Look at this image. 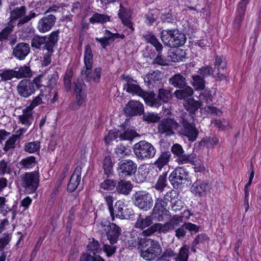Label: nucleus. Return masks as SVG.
I'll list each match as a JSON object with an SVG mask.
<instances>
[{
    "instance_id": "30",
    "label": "nucleus",
    "mask_w": 261,
    "mask_h": 261,
    "mask_svg": "<svg viewBox=\"0 0 261 261\" xmlns=\"http://www.w3.org/2000/svg\"><path fill=\"white\" fill-rule=\"evenodd\" d=\"M179 90H176L174 92L175 96L179 99H185V100L190 98L193 95V89L192 87L187 85H185L184 88H179Z\"/></svg>"
},
{
    "instance_id": "57",
    "label": "nucleus",
    "mask_w": 261,
    "mask_h": 261,
    "mask_svg": "<svg viewBox=\"0 0 261 261\" xmlns=\"http://www.w3.org/2000/svg\"><path fill=\"white\" fill-rule=\"evenodd\" d=\"M182 216L175 215L167 222L172 230L179 226L180 222H181L182 221Z\"/></svg>"
},
{
    "instance_id": "41",
    "label": "nucleus",
    "mask_w": 261,
    "mask_h": 261,
    "mask_svg": "<svg viewBox=\"0 0 261 261\" xmlns=\"http://www.w3.org/2000/svg\"><path fill=\"white\" fill-rule=\"evenodd\" d=\"M19 164L22 168L30 169L34 167L37 162L34 156H30L22 159Z\"/></svg>"
},
{
    "instance_id": "19",
    "label": "nucleus",
    "mask_w": 261,
    "mask_h": 261,
    "mask_svg": "<svg viewBox=\"0 0 261 261\" xmlns=\"http://www.w3.org/2000/svg\"><path fill=\"white\" fill-rule=\"evenodd\" d=\"M248 3L249 0H241L238 4L236 18L234 20V23L237 25V28L238 29L240 28L241 23L244 19L246 6Z\"/></svg>"
},
{
    "instance_id": "23",
    "label": "nucleus",
    "mask_w": 261,
    "mask_h": 261,
    "mask_svg": "<svg viewBox=\"0 0 261 261\" xmlns=\"http://www.w3.org/2000/svg\"><path fill=\"white\" fill-rule=\"evenodd\" d=\"M208 188V183L197 180L193 183L191 190L195 195L202 197L206 194Z\"/></svg>"
},
{
    "instance_id": "36",
    "label": "nucleus",
    "mask_w": 261,
    "mask_h": 261,
    "mask_svg": "<svg viewBox=\"0 0 261 261\" xmlns=\"http://www.w3.org/2000/svg\"><path fill=\"white\" fill-rule=\"evenodd\" d=\"M103 169L104 170V175L106 177L109 178L113 174V163L111 158L109 156H106L103 161Z\"/></svg>"
},
{
    "instance_id": "16",
    "label": "nucleus",
    "mask_w": 261,
    "mask_h": 261,
    "mask_svg": "<svg viewBox=\"0 0 261 261\" xmlns=\"http://www.w3.org/2000/svg\"><path fill=\"white\" fill-rule=\"evenodd\" d=\"M17 88L18 94L23 97H29L35 91L34 83L28 80L21 81Z\"/></svg>"
},
{
    "instance_id": "48",
    "label": "nucleus",
    "mask_w": 261,
    "mask_h": 261,
    "mask_svg": "<svg viewBox=\"0 0 261 261\" xmlns=\"http://www.w3.org/2000/svg\"><path fill=\"white\" fill-rule=\"evenodd\" d=\"M170 91L161 88L159 90L157 98L161 102H167L171 98Z\"/></svg>"
},
{
    "instance_id": "32",
    "label": "nucleus",
    "mask_w": 261,
    "mask_h": 261,
    "mask_svg": "<svg viewBox=\"0 0 261 261\" xmlns=\"http://www.w3.org/2000/svg\"><path fill=\"white\" fill-rule=\"evenodd\" d=\"M152 223L153 219L151 216H142L139 215L137 218L135 226L136 228L143 229L147 227H150Z\"/></svg>"
},
{
    "instance_id": "63",
    "label": "nucleus",
    "mask_w": 261,
    "mask_h": 261,
    "mask_svg": "<svg viewBox=\"0 0 261 261\" xmlns=\"http://www.w3.org/2000/svg\"><path fill=\"white\" fill-rule=\"evenodd\" d=\"M11 171V167L8 162L5 160L0 161V175H4L6 173H10Z\"/></svg>"
},
{
    "instance_id": "26",
    "label": "nucleus",
    "mask_w": 261,
    "mask_h": 261,
    "mask_svg": "<svg viewBox=\"0 0 261 261\" xmlns=\"http://www.w3.org/2000/svg\"><path fill=\"white\" fill-rule=\"evenodd\" d=\"M139 96L142 97L145 103L151 107H158L162 104L158 99L155 98V95L153 92H147L143 90Z\"/></svg>"
},
{
    "instance_id": "59",
    "label": "nucleus",
    "mask_w": 261,
    "mask_h": 261,
    "mask_svg": "<svg viewBox=\"0 0 261 261\" xmlns=\"http://www.w3.org/2000/svg\"><path fill=\"white\" fill-rule=\"evenodd\" d=\"M0 76L3 81L10 80L13 77H16V70H5L2 72H0Z\"/></svg>"
},
{
    "instance_id": "52",
    "label": "nucleus",
    "mask_w": 261,
    "mask_h": 261,
    "mask_svg": "<svg viewBox=\"0 0 261 261\" xmlns=\"http://www.w3.org/2000/svg\"><path fill=\"white\" fill-rule=\"evenodd\" d=\"M131 152L130 146L123 144L118 145L115 149V153L119 155H127L130 154Z\"/></svg>"
},
{
    "instance_id": "51",
    "label": "nucleus",
    "mask_w": 261,
    "mask_h": 261,
    "mask_svg": "<svg viewBox=\"0 0 261 261\" xmlns=\"http://www.w3.org/2000/svg\"><path fill=\"white\" fill-rule=\"evenodd\" d=\"M116 182L113 179H110L106 177L103 182L100 183V188L105 190H114L116 187Z\"/></svg>"
},
{
    "instance_id": "8",
    "label": "nucleus",
    "mask_w": 261,
    "mask_h": 261,
    "mask_svg": "<svg viewBox=\"0 0 261 261\" xmlns=\"http://www.w3.org/2000/svg\"><path fill=\"white\" fill-rule=\"evenodd\" d=\"M179 127V124L174 118H164L159 121L158 127V133L164 135L165 137L171 136L175 134V130Z\"/></svg>"
},
{
    "instance_id": "29",
    "label": "nucleus",
    "mask_w": 261,
    "mask_h": 261,
    "mask_svg": "<svg viewBox=\"0 0 261 261\" xmlns=\"http://www.w3.org/2000/svg\"><path fill=\"white\" fill-rule=\"evenodd\" d=\"M184 106L185 109L189 113V115L193 116L200 107L201 103L191 97L185 100Z\"/></svg>"
},
{
    "instance_id": "31",
    "label": "nucleus",
    "mask_w": 261,
    "mask_h": 261,
    "mask_svg": "<svg viewBox=\"0 0 261 261\" xmlns=\"http://www.w3.org/2000/svg\"><path fill=\"white\" fill-rule=\"evenodd\" d=\"M59 30L53 31L48 36L47 40L46 39V43L44 48L50 52L54 51V47L57 44L59 40Z\"/></svg>"
},
{
    "instance_id": "35",
    "label": "nucleus",
    "mask_w": 261,
    "mask_h": 261,
    "mask_svg": "<svg viewBox=\"0 0 261 261\" xmlns=\"http://www.w3.org/2000/svg\"><path fill=\"white\" fill-rule=\"evenodd\" d=\"M143 37L147 43L151 44L155 47L157 52L160 53L162 51L163 48V45L152 33H149L144 35Z\"/></svg>"
},
{
    "instance_id": "7",
    "label": "nucleus",
    "mask_w": 261,
    "mask_h": 261,
    "mask_svg": "<svg viewBox=\"0 0 261 261\" xmlns=\"http://www.w3.org/2000/svg\"><path fill=\"white\" fill-rule=\"evenodd\" d=\"M171 151L176 156L175 161L179 164H194L196 162L197 156L195 153L186 154L182 146L177 143L174 144L171 147Z\"/></svg>"
},
{
    "instance_id": "44",
    "label": "nucleus",
    "mask_w": 261,
    "mask_h": 261,
    "mask_svg": "<svg viewBox=\"0 0 261 261\" xmlns=\"http://www.w3.org/2000/svg\"><path fill=\"white\" fill-rule=\"evenodd\" d=\"M46 43V37L34 35L31 38V46L33 48L39 49L41 45Z\"/></svg>"
},
{
    "instance_id": "49",
    "label": "nucleus",
    "mask_w": 261,
    "mask_h": 261,
    "mask_svg": "<svg viewBox=\"0 0 261 261\" xmlns=\"http://www.w3.org/2000/svg\"><path fill=\"white\" fill-rule=\"evenodd\" d=\"M124 88L126 89L127 92L138 96H140L143 90L139 85L131 83L126 84L124 85Z\"/></svg>"
},
{
    "instance_id": "22",
    "label": "nucleus",
    "mask_w": 261,
    "mask_h": 261,
    "mask_svg": "<svg viewBox=\"0 0 261 261\" xmlns=\"http://www.w3.org/2000/svg\"><path fill=\"white\" fill-rule=\"evenodd\" d=\"M30 51V47L27 43H19L13 49V55L20 59H24Z\"/></svg>"
},
{
    "instance_id": "39",
    "label": "nucleus",
    "mask_w": 261,
    "mask_h": 261,
    "mask_svg": "<svg viewBox=\"0 0 261 261\" xmlns=\"http://www.w3.org/2000/svg\"><path fill=\"white\" fill-rule=\"evenodd\" d=\"M139 136L140 135L134 129L128 128L119 135V138L121 140H129L132 142L135 137Z\"/></svg>"
},
{
    "instance_id": "18",
    "label": "nucleus",
    "mask_w": 261,
    "mask_h": 261,
    "mask_svg": "<svg viewBox=\"0 0 261 261\" xmlns=\"http://www.w3.org/2000/svg\"><path fill=\"white\" fill-rule=\"evenodd\" d=\"M171 230L172 229L167 222L163 225L161 223H156L143 230L142 232V236L144 237L150 236L158 231L160 232L166 233Z\"/></svg>"
},
{
    "instance_id": "20",
    "label": "nucleus",
    "mask_w": 261,
    "mask_h": 261,
    "mask_svg": "<svg viewBox=\"0 0 261 261\" xmlns=\"http://www.w3.org/2000/svg\"><path fill=\"white\" fill-rule=\"evenodd\" d=\"M121 228L115 223L109 224L107 231L108 240L111 243H116L121 233Z\"/></svg>"
},
{
    "instance_id": "12",
    "label": "nucleus",
    "mask_w": 261,
    "mask_h": 261,
    "mask_svg": "<svg viewBox=\"0 0 261 261\" xmlns=\"http://www.w3.org/2000/svg\"><path fill=\"white\" fill-rule=\"evenodd\" d=\"M169 208L164 200V198H158L155 200L152 210V214L160 221L163 219L164 216L169 215Z\"/></svg>"
},
{
    "instance_id": "24",
    "label": "nucleus",
    "mask_w": 261,
    "mask_h": 261,
    "mask_svg": "<svg viewBox=\"0 0 261 261\" xmlns=\"http://www.w3.org/2000/svg\"><path fill=\"white\" fill-rule=\"evenodd\" d=\"M133 185L130 181L120 179L116 183V191L118 194L128 195L132 191Z\"/></svg>"
},
{
    "instance_id": "45",
    "label": "nucleus",
    "mask_w": 261,
    "mask_h": 261,
    "mask_svg": "<svg viewBox=\"0 0 261 261\" xmlns=\"http://www.w3.org/2000/svg\"><path fill=\"white\" fill-rule=\"evenodd\" d=\"M32 75L30 66H20L18 70H16V78L21 79L30 77Z\"/></svg>"
},
{
    "instance_id": "3",
    "label": "nucleus",
    "mask_w": 261,
    "mask_h": 261,
    "mask_svg": "<svg viewBox=\"0 0 261 261\" xmlns=\"http://www.w3.org/2000/svg\"><path fill=\"white\" fill-rule=\"evenodd\" d=\"M180 127L178 131L179 135L186 137L190 142L195 141L199 134L196 127L193 116H185L180 122Z\"/></svg>"
},
{
    "instance_id": "13",
    "label": "nucleus",
    "mask_w": 261,
    "mask_h": 261,
    "mask_svg": "<svg viewBox=\"0 0 261 261\" xmlns=\"http://www.w3.org/2000/svg\"><path fill=\"white\" fill-rule=\"evenodd\" d=\"M73 91L76 95L75 102L78 106H81L84 102L86 96V85L83 79H78L73 83Z\"/></svg>"
},
{
    "instance_id": "10",
    "label": "nucleus",
    "mask_w": 261,
    "mask_h": 261,
    "mask_svg": "<svg viewBox=\"0 0 261 261\" xmlns=\"http://www.w3.org/2000/svg\"><path fill=\"white\" fill-rule=\"evenodd\" d=\"M163 198L171 211L176 212L184 207V202L179 199L178 192L174 190L167 192Z\"/></svg>"
},
{
    "instance_id": "56",
    "label": "nucleus",
    "mask_w": 261,
    "mask_h": 261,
    "mask_svg": "<svg viewBox=\"0 0 261 261\" xmlns=\"http://www.w3.org/2000/svg\"><path fill=\"white\" fill-rule=\"evenodd\" d=\"M110 244H103L102 250L106 253L108 257H111L115 254L116 251V246L115 243H110Z\"/></svg>"
},
{
    "instance_id": "5",
    "label": "nucleus",
    "mask_w": 261,
    "mask_h": 261,
    "mask_svg": "<svg viewBox=\"0 0 261 261\" xmlns=\"http://www.w3.org/2000/svg\"><path fill=\"white\" fill-rule=\"evenodd\" d=\"M132 200L135 206L144 211L149 210L153 206V198L146 191H136L133 195Z\"/></svg>"
},
{
    "instance_id": "38",
    "label": "nucleus",
    "mask_w": 261,
    "mask_h": 261,
    "mask_svg": "<svg viewBox=\"0 0 261 261\" xmlns=\"http://www.w3.org/2000/svg\"><path fill=\"white\" fill-rule=\"evenodd\" d=\"M169 83L172 85L178 88H184L187 84L186 79L180 74H176L169 79Z\"/></svg>"
},
{
    "instance_id": "53",
    "label": "nucleus",
    "mask_w": 261,
    "mask_h": 261,
    "mask_svg": "<svg viewBox=\"0 0 261 261\" xmlns=\"http://www.w3.org/2000/svg\"><path fill=\"white\" fill-rule=\"evenodd\" d=\"M193 82L192 85L196 90H203L205 88V82L199 75L192 76Z\"/></svg>"
},
{
    "instance_id": "4",
    "label": "nucleus",
    "mask_w": 261,
    "mask_h": 261,
    "mask_svg": "<svg viewBox=\"0 0 261 261\" xmlns=\"http://www.w3.org/2000/svg\"><path fill=\"white\" fill-rule=\"evenodd\" d=\"M133 150L136 158L141 161L153 158L156 153V149L149 142L142 140L135 143Z\"/></svg>"
},
{
    "instance_id": "34",
    "label": "nucleus",
    "mask_w": 261,
    "mask_h": 261,
    "mask_svg": "<svg viewBox=\"0 0 261 261\" xmlns=\"http://www.w3.org/2000/svg\"><path fill=\"white\" fill-rule=\"evenodd\" d=\"M26 7L25 6H22L20 7H17L13 9L10 11V21L9 23H11L13 24V22L14 21L20 18H22V17L25 15L26 13Z\"/></svg>"
},
{
    "instance_id": "25",
    "label": "nucleus",
    "mask_w": 261,
    "mask_h": 261,
    "mask_svg": "<svg viewBox=\"0 0 261 261\" xmlns=\"http://www.w3.org/2000/svg\"><path fill=\"white\" fill-rule=\"evenodd\" d=\"M171 157V153L169 151H161L157 160L153 165L156 168L161 170L164 166H166Z\"/></svg>"
},
{
    "instance_id": "60",
    "label": "nucleus",
    "mask_w": 261,
    "mask_h": 261,
    "mask_svg": "<svg viewBox=\"0 0 261 261\" xmlns=\"http://www.w3.org/2000/svg\"><path fill=\"white\" fill-rule=\"evenodd\" d=\"M156 10H151L148 11L145 15V23L148 25H152L156 20V17L155 15Z\"/></svg>"
},
{
    "instance_id": "17",
    "label": "nucleus",
    "mask_w": 261,
    "mask_h": 261,
    "mask_svg": "<svg viewBox=\"0 0 261 261\" xmlns=\"http://www.w3.org/2000/svg\"><path fill=\"white\" fill-rule=\"evenodd\" d=\"M56 17L52 14H49L43 17L38 23L37 29L40 33H45L50 31L55 25Z\"/></svg>"
},
{
    "instance_id": "1",
    "label": "nucleus",
    "mask_w": 261,
    "mask_h": 261,
    "mask_svg": "<svg viewBox=\"0 0 261 261\" xmlns=\"http://www.w3.org/2000/svg\"><path fill=\"white\" fill-rule=\"evenodd\" d=\"M140 256L146 260L151 261L159 257L162 252L160 243L151 239H141L140 241Z\"/></svg>"
},
{
    "instance_id": "27",
    "label": "nucleus",
    "mask_w": 261,
    "mask_h": 261,
    "mask_svg": "<svg viewBox=\"0 0 261 261\" xmlns=\"http://www.w3.org/2000/svg\"><path fill=\"white\" fill-rule=\"evenodd\" d=\"M168 178L171 184L175 189H181L182 188L189 186L185 181L181 180V178L174 170L170 173Z\"/></svg>"
},
{
    "instance_id": "50",
    "label": "nucleus",
    "mask_w": 261,
    "mask_h": 261,
    "mask_svg": "<svg viewBox=\"0 0 261 261\" xmlns=\"http://www.w3.org/2000/svg\"><path fill=\"white\" fill-rule=\"evenodd\" d=\"M87 247L88 250L91 251L94 255H95L101 250L100 244L94 238H92L91 241H89Z\"/></svg>"
},
{
    "instance_id": "62",
    "label": "nucleus",
    "mask_w": 261,
    "mask_h": 261,
    "mask_svg": "<svg viewBox=\"0 0 261 261\" xmlns=\"http://www.w3.org/2000/svg\"><path fill=\"white\" fill-rule=\"evenodd\" d=\"M16 141L15 139L11 136L9 139L6 141L4 150L5 151H8L14 149L16 147Z\"/></svg>"
},
{
    "instance_id": "33",
    "label": "nucleus",
    "mask_w": 261,
    "mask_h": 261,
    "mask_svg": "<svg viewBox=\"0 0 261 261\" xmlns=\"http://www.w3.org/2000/svg\"><path fill=\"white\" fill-rule=\"evenodd\" d=\"M162 75L163 74L160 71L158 70L153 71L152 72H149L146 74L144 78V82L147 84V86H154L155 82L161 80Z\"/></svg>"
},
{
    "instance_id": "28",
    "label": "nucleus",
    "mask_w": 261,
    "mask_h": 261,
    "mask_svg": "<svg viewBox=\"0 0 261 261\" xmlns=\"http://www.w3.org/2000/svg\"><path fill=\"white\" fill-rule=\"evenodd\" d=\"M18 119L22 124L30 126L34 120L32 111L25 108L22 111V114L18 116Z\"/></svg>"
},
{
    "instance_id": "6",
    "label": "nucleus",
    "mask_w": 261,
    "mask_h": 261,
    "mask_svg": "<svg viewBox=\"0 0 261 261\" xmlns=\"http://www.w3.org/2000/svg\"><path fill=\"white\" fill-rule=\"evenodd\" d=\"M21 185L29 194L34 193L39 182V175L37 172H27L20 176Z\"/></svg>"
},
{
    "instance_id": "64",
    "label": "nucleus",
    "mask_w": 261,
    "mask_h": 261,
    "mask_svg": "<svg viewBox=\"0 0 261 261\" xmlns=\"http://www.w3.org/2000/svg\"><path fill=\"white\" fill-rule=\"evenodd\" d=\"M11 239V234L5 233L3 237L0 238V250L3 251L4 248L9 243Z\"/></svg>"
},
{
    "instance_id": "14",
    "label": "nucleus",
    "mask_w": 261,
    "mask_h": 261,
    "mask_svg": "<svg viewBox=\"0 0 261 261\" xmlns=\"http://www.w3.org/2000/svg\"><path fill=\"white\" fill-rule=\"evenodd\" d=\"M200 227L190 222H186L175 230V236L178 239H184L187 234V231L192 235L199 230Z\"/></svg>"
},
{
    "instance_id": "2",
    "label": "nucleus",
    "mask_w": 261,
    "mask_h": 261,
    "mask_svg": "<svg viewBox=\"0 0 261 261\" xmlns=\"http://www.w3.org/2000/svg\"><path fill=\"white\" fill-rule=\"evenodd\" d=\"M163 44L170 47H178L185 44L187 38L184 33L177 30H164L161 33Z\"/></svg>"
},
{
    "instance_id": "21",
    "label": "nucleus",
    "mask_w": 261,
    "mask_h": 261,
    "mask_svg": "<svg viewBox=\"0 0 261 261\" xmlns=\"http://www.w3.org/2000/svg\"><path fill=\"white\" fill-rule=\"evenodd\" d=\"M116 210L114 211L115 216L117 218L121 219H129L130 217L134 214V211L132 208L127 207L123 203L119 204L117 206L115 204Z\"/></svg>"
},
{
    "instance_id": "55",
    "label": "nucleus",
    "mask_w": 261,
    "mask_h": 261,
    "mask_svg": "<svg viewBox=\"0 0 261 261\" xmlns=\"http://www.w3.org/2000/svg\"><path fill=\"white\" fill-rule=\"evenodd\" d=\"M166 176L167 172H165L159 176V178L154 186L156 190L163 191L165 187L167 186Z\"/></svg>"
},
{
    "instance_id": "40",
    "label": "nucleus",
    "mask_w": 261,
    "mask_h": 261,
    "mask_svg": "<svg viewBox=\"0 0 261 261\" xmlns=\"http://www.w3.org/2000/svg\"><path fill=\"white\" fill-rule=\"evenodd\" d=\"M110 16L103 14L96 13L89 18V22L92 24L95 23H103L109 21Z\"/></svg>"
},
{
    "instance_id": "11",
    "label": "nucleus",
    "mask_w": 261,
    "mask_h": 261,
    "mask_svg": "<svg viewBox=\"0 0 261 261\" xmlns=\"http://www.w3.org/2000/svg\"><path fill=\"white\" fill-rule=\"evenodd\" d=\"M123 111L127 117L141 116L144 113V106L139 101L130 100L126 105Z\"/></svg>"
},
{
    "instance_id": "47",
    "label": "nucleus",
    "mask_w": 261,
    "mask_h": 261,
    "mask_svg": "<svg viewBox=\"0 0 261 261\" xmlns=\"http://www.w3.org/2000/svg\"><path fill=\"white\" fill-rule=\"evenodd\" d=\"M174 170L177 172V174L181 178V180L185 181L188 185H191V180L189 177V172L186 169L181 167H178Z\"/></svg>"
},
{
    "instance_id": "61",
    "label": "nucleus",
    "mask_w": 261,
    "mask_h": 261,
    "mask_svg": "<svg viewBox=\"0 0 261 261\" xmlns=\"http://www.w3.org/2000/svg\"><path fill=\"white\" fill-rule=\"evenodd\" d=\"M104 198L105 199V201H106L107 205L108 206V208L111 214V216L113 219L114 215H115V210L114 209L113 207V197L112 195L109 194H106Z\"/></svg>"
},
{
    "instance_id": "43",
    "label": "nucleus",
    "mask_w": 261,
    "mask_h": 261,
    "mask_svg": "<svg viewBox=\"0 0 261 261\" xmlns=\"http://www.w3.org/2000/svg\"><path fill=\"white\" fill-rule=\"evenodd\" d=\"M142 119L144 121L146 122L147 123H155L160 121V117L158 114L154 113L144 112L142 114Z\"/></svg>"
},
{
    "instance_id": "54",
    "label": "nucleus",
    "mask_w": 261,
    "mask_h": 261,
    "mask_svg": "<svg viewBox=\"0 0 261 261\" xmlns=\"http://www.w3.org/2000/svg\"><path fill=\"white\" fill-rule=\"evenodd\" d=\"M93 61V55L91 46L87 44L85 47L84 62L85 65H92Z\"/></svg>"
},
{
    "instance_id": "15",
    "label": "nucleus",
    "mask_w": 261,
    "mask_h": 261,
    "mask_svg": "<svg viewBox=\"0 0 261 261\" xmlns=\"http://www.w3.org/2000/svg\"><path fill=\"white\" fill-rule=\"evenodd\" d=\"M101 69L100 67L93 69L92 66H85L82 70L83 77L87 81L98 83L101 77Z\"/></svg>"
},
{
    "instance_id": "42",
    "label": "nucleus",
    "mask_w": 261,
    "mask_h": 261,
    "mask_svg": "<svg viewBox=\"0 0 261 261\" xmlns=\"http://www.w3.org/2000/svg\"><path fill=\"white\" fill-rule=\"evenodd\" d=\"M189 246L183 245L179 249L178 254L175 258V261H188L189 256Z\"/></svg>"
},
{
    "instance_id": "46",
    "label": "nucleus",
    "mask_w": 261,
    "mask_h": 261,
    "mask_svg": "<svg viewBox=\"0 0 261 261\" xmlns=\"http://www.w3.org/2000/svg\"><path fill=\"white\" fill-rule=\"evenodd\" d=\"M40 148V142L38 141L30 142L25 143L24 150L29 153H34Z\"/></svg>"
},
{
    "instance_id": "37",
    "label": "nucleus",
    "mask_w": 261,
    "mask_h": 261,
    "mask_svg": "<svg viewBox=\"0 0 261 261\" xmlns=\"http://www.w3.org/2000/svg\"><path fill=\"white\" fill-rule=\"evenodd\" d=\"M118 15L122 23L133 31L134 28L133 27L132 23L130 20V15L126 11L125 8H124L121 5L120 6Z\"/></svg>"
},
{
    "instance_id": "58",
    "label": "nucleus",
    "mask_w": 261,
    "mask_h": 261,
    "mask_svg": "<svg viewBox=\"0 0 261 261\" xmlns=\"http://www.w3.org/2000/svg\"><path fill=\"white\" fill-rule=\"evenodd\" d=\"M13 28V25L8 22L7 27L0 33V41H2L3 40L8 39V36L12 32Z\"/></svg>"
},
{
    "instance_id": "9",
    "label": "nucleus",
    "mask_w": 261,
    "mask_h": 261,
    "mask_svg": "<svg viewBox=\"0 0 261 261\" xmlns=\"http://www.w3.org/2000/svg\"><path fill=\"white\" fill-rule=\"evenodd\" d=\"M137 169V164L129 159L122 160L118 164V174L119 176L122 178L130 177L134 175Z\"/></svg>"
}]
</instances>
